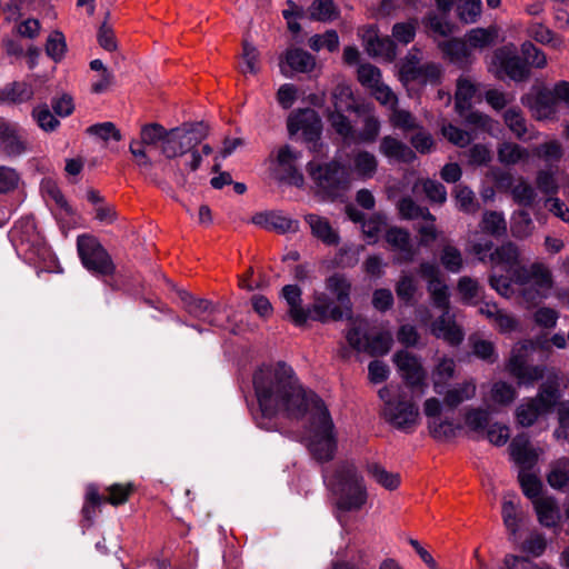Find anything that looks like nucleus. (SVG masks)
I'll return each mask as SVG.
<instances>
[{"label":"nucleus","instance_id":"f257e3e1","mask_svg":"<svg viewBox=\"0 0 569 569\" xmlns=\"http://www.w3.org/2000/svg\"><path fill=\"white\" fill-rule=\"evenodd\" d=\"M261 417L257 423L277 430L280 417L303 421L305 441L319 461H329L337 450L335 425L325 402L299 382L293 369L282 362L264 366L253 376Z\"/></svg>","mask_w":569,"mask_h":569},{"label":"nucleus","instance_id":"f03ea898","mask_svg":"<svg viewBox=\"0 0 569 569\" xmlns=\"http://www.w3.org/2000/svg\"><path fill=\"white\" fill-rule=\"evenodd\" d=\"M489 283L500 296L511 298L518 295L530 307L550 295L553 276L546 263L533 262L516 271L515 278L493 273Z\"/></svg>","mask_w":569,"mask_h":569},{"label":"nucleus","instance_id":"7ed1b4c3","mask_svg":"<svg viewBox=\"0 0 569 569\" xmlns=\"http://www.w3.org/2000/svg\"><path fill=\"white\" fill-rule=\"evenodd\" d=\"M419 276L426 281L430 301L442 315L431 323V333L452 346L463 340V331L450 313V292L440 267L435 261H422Z\"/></svg>","mask_w":569,"mask_h":569},{"label":"nucleus","instance_id":"20e7f679","mask_svg":"<svg viewBox=\"0 0 569 569\" xmlns=\"http://www.w3.org/2000/svg\"><path fill=\"white\" fill-rule=\"evenodd\" d=\"M325 483L336 499L341 511H360L369 500L366 480L351 461H341L332 470L323 473Z\"/></svg>","mask_w":569,"mask_h":569},{"label":"nucleus","instance_id":"39448f33","mask_svg":"<svg viewBox=\"0 0 569 569\" xmlns=\"http://www.w3.org/2000/svg\"><path fill=\"white\" fill-rule=\"evenodd\" d=\"M383 401L382 417L396 429L412 432L420 421L419 408L401 387L386 386L378 392Z\"/></svg>","mask_w":569,"mask_h":569},{"label":"nucleus","instance_id":"423d86ee","mask_svg":"<svg viewBox=\"0 0 569 569\" xmlns=\"http://www.w3.org/2000/svg\"><path fill=\"white\" fill-rule=\"evenodd\" d=\"M208 128L204 123H189L166 132L161 152L166 158L172 159L190 152L188 166L194 171L200 167L202 157L194 148L207 137Z\"/></svg>","mask_w":569,"mask_h":569},{"label":"nucleus","instance_id":"0eeeda50","mask_svg":"<svg viewBox=\"0 0 569 569\" xmlns=\"http://www.w3.org/2000/svg\"><path fill=\"white\" fill-rule=\"evenodd\" d=\"M369 325L362 318L351 319L346 340L348 345L357 352H363L369 356H383L391 349L393 339L389 331H382L376 336H369Z\"/></svg>","mask_w":569,"mask_h":569},{"label":"nucleus","instance_id":"6e6552de","mask_svg":"<svg viewBox=\"0 0 569 569\" xmlns=\"http://www.w3.org/2000/svg\"><path fill=\"white\" fill-rule=\"evenodd\" d=\"M307 171L318 190L327 196H336L348 183L346 169L336 161L321 163L311 160L307 164Z\"/></svg>","mask_w":569,"mask_h":569},{"label":"nucleus","instance_id":"1a4fd4ad","mask_svg":"<svg viewBox=\"0 0 569 569\" xmlns=\"http://www.w3.org/2000/svg\"><path fill=\"white\" fill-rule=\"evenodd\" d=\"M533 350L532 342L517 345L507 363L508 372L517 380L519 386H533L545 377V366L529 365V357Z\"/></svg>","mask_w":569,"mask_h":569},{"label":"nucleus","instance_id":"9d476101","mask_svg":"<svg viewBox=\"0 0 569 569\" xmlns=\"http://www.w3.org/2000/svg\"><path fill=\"white\" fill-rule=\"evenodd\" d=\"M77 249L83 266L92 273L110 276L114 272V264L109 253L94 237L88 234L79 236Z\"/></svg>","mask_w":569,"mask_h":569},{"label":"nucleus","instance_id":"9b49d317","mask_svg":"<svg viewBox=\"0 0 569 569\" xmlns=\"http://www.w3.org/2000/svg\"><path fill=\"white\" fill-rule=\"evenodd\" d=\"M490 71L498 78L522 81L528 78L529 69L518 54L515 44L498 48L491 58Z\"/></svg>","mask_w":569,"mask_h":569},{"label":"nucleus","instance_id":"f8f14e48","mask_svg":"<svg viewBox=\"0 0 569 569\" xmlns=\"http://www.w3.org/2000/svg\"><path fill=\"white\" fill-rule=\"evenodd\" d=\"M288 130L291 136L301 133L303 139L310 142V149L313 152H320L322 144H318L322 123L318 113L312 109H301L290 114L288 119Z\"/></svg>","mask_w":569,"mask_h":569},{"label":"nucleus","instance_id":"ddd939ff","mask_svg":"<svg viewBox=\"0 0 569 569\" xmlns=\"http://www.w3.org/2000/svg\"><path fill=\"white\" fill-rule=\"evenodd\" d=\"M393 362L403 382L411 389L425 392L427 383V370L420 357L408 350H399L393 355Z\"/></svg>","mask_w":569,"mask_h":569},{"label":"nucleus","instance_id":"4468645a","mask_svg":"<svg viewBox=\"0 0 569 569\" xmlns=\"http://www.w3.org/2000/svg\"><path fill=\"white\" fill-rule=\"evenodd\" d=\"M273 154V170L278 179L297 187H302L305 178L298 168L301 153L286 144L274 151Z\"/></svg>","mask_w":569,"mask_h":569},{"label":"nucleus","instance_id":"2eb2a0df","mask_svg":"<svg viewBox=\"0 0 569 569\" xmlns=\"http://www.w3.org/2000/svg\"><path fill=\"white\" fill-rule=\"evenodd\" d=\"M167 130L158 124H144L140 131V140H132L129 150L133 156L136 162L140 167H149L151 161L147 156V148L154 147L158 143H163Z\"/></svg>","mask_w":569,"mask_h":569},{"label":"nucleus","instance_id":"dca6fc26","mask_svg":"<svg viewBox=\"0 0 569 569\" xmlns=\"http://www.w3.org/2000/svg\"><path fill=\"white\" fill-rule=\"evenodd\" d=\"M315 67V57L299 48L287 49L279 59V69L284 77H291L293 73H308Z\"/></svg>","mask_w":569,"mask_h":569},{"label":"nucleus","instance_id":"f3484780","mask_svg":"<svg viewBox=\"0 0 569 569\" xmlns=\"http://www.w3.org/2000/svg\"><path fill=\"white\" fill-rule=\"evenodd\" d=\"M489 260L492 264V273H497V269H501L510 273L509 278H515L516 271L521 269L523 266L520 263V250L513 242H506L500 247L496 248L490 253Z\"/></svg>","mask_w":569,"mask_h":569},{"label":"nucleus","instance_id":"a211bd4d","mask_svg":"<svg viewBox=\"0 0 569 569\" xmlns=\"http://www.w3.org/2000/svg\"><path fill=\"white\" fill-rule=\"evenodd\" d=\"M401 76L407 81H418L420 83H435L441 77V68L437 63H420L413 59H408L400 69Z\"/></svg>","mask_w":569,"mask_h":569},{"label":"nucleus","instance_id":"6ab92c4d","mask_svg":"<svg viewBox=\"0 0 569 569\" xmlns=\"http://www.w3.org/2000/svg\"><path fill=\"white\" fill-rule=\"evenodd\" d=\"M511 459L521 470H530L538 461L541 450L531 446L526 435L516 436L509 446Z\"/></svg>","mask_w":569,"mask_h":569},{"label":"nucleus","instance_id":"aec40b11","mask_svg":"<svg viewBox=\"0 0 569 569\" xmlns=\"http://www.w3.org/2000/svg\"><path fill=\"white\" fill-rule=\"evenodd\" d=\"M252 223L279 233H296L299 230V222L278 211H266L256 213Z\"/></svg>","mask_w":569,"mask_h":569},{"label":"nucleus","instance_id":"412c9836","mask_svg":"<svg viewBox=\"0 0 569 569\" xmlns=\"http://www.w3.org/2000/svg\"><path fill=\"white\" fill-rule=\"evenodd\" d=\"M310 318L321 322L328 320H340L345 316L341 305L335 301L325 292H315L313 303L310 309Z\"/></svg>","mask_w":569,"mask_h":569},{"label":"nucleus","instance_id":"4be33fe9","mask_svg":"<svg viewBox=\"0 0 569 569\" xmlns=\"http://www.w3.org/2000/svg\"><path fill=\"white\" fill-rule=\"evenodd\" d=\"M515 493L505 495L501 507V517L503 525L510 536V539L516 541L518 532L525 520V513L519 503L516 501Z\"/></svg>","mask_w":569,"mask_h":569},{"label":"nucleus","instance_id":"5701e85b","mask_svg":"<svg viewBox=\"0 0 569 569\" xmlns=\"http://www.w3.org/2000/svg\"><path fill=\"white\" fill-rule=\"evenodd\" d=\"M385 238L392 250L398 252L396 262H411L415 259L416 250L411 244L408 231L398 227H391L387 230Z\"/></svg>","mask_w":569,"mask_h":569},{"label":"nucleus","instance_id":"b1692460","mask_svg":"<svg viewBox=\"0 0 569 569\" xmlns=\"http://www.w3.org/2000/svg\"><path fill=\"white\" fill-rule=\"evenodd\" d=\"M366 51L369 56L392 61L396 57V47L389 37H379L375 29H368L362 34Z\"/></svg>","mask_w":569,"mask_h":569},{"label":"nucleus","instance_id":"393cba45","mask_svg":"<svg viewBox=\"0 0 569 569\" xmlns=\"http://www.w3.org/2000/svg\"><path fill=\"white\" fill-rule=\"evenodd\" d=\"M301 295V289L296 284H287L281 291L289 308V317L296 326H302L310 319V311L302 307Z\"/></svg>","mask_w":569,"mask_h":569},{"label":"nucleus","instance_id":"a878e982","mask_svg":"<svg viewBox=\"0 0 569 569\" xmlns=\"http://www.w3.org/2000/svg\"><path fill=\"white\" fill-rule=\"evenodd\" d=\"M533 509L538 521L546 528H557L561 521V511L553 497L546 496L533 500Z\"/></svg>","mask_w":569,"mask_h":569},{"label":"nucleus","instance_id":"bb28decb","mask_svg":"<svg viewBox=\"0 0 569 569\" xmlns=\"http://www.w3.org/2000/svg\"><path fill=\"white\" fill-rule=\"evenodd\" d=\"M512 182L513 178L510 173H503L497 180L498 188L511 189L512 198L517 203L531 206L536 198L535 189L522 178L513 187Z\"/></svg>","mask_w":569,"mask_h":569},{"label":"nucleus","instance_id":"cd10ccee","mask_svg":"<svg viewBox=\"0 0 569 569\" xmlns=\"http://www.w3.org/2000/svg\"><path fill=\"white\" fill-rule=\"evenodd\" d=\"M366 103H358L350 86L340 83L332 91V111H353L358 116L365 112Z\"/></svg>","mask_w":569,"mask_h":569},{"label":"nucleus","instance_id":"c85d7f7f","mask_svg":"<svg viewBox=\"0 0 569 569\" xmlns=\"http://www.w3.org/2000/svg\"><path fill=\"white\" fill-rule=\"evenodd\" d=\"M0 150L10 157L20 156L26 151V141L16 127L0 124Z\"/></svg>","mask_w":569,"mask_h":569},{"label":"nucleus","instance_id":"c756f323","mask_svg":"<svg viewBox=\"0 0 569 569\" xmlns=\"http://www.w3.org/2000/svg\"><path fill=\"white\" fill-rule=\"evenodd\" d=\"M365 110L360 116L362 117V128L359 131L355 129L353 143H371L379 136L380 121L375 116L372 107L365 104Z\"/></svg>","mask_w":569,"mask_h":569},{"label":"nucleus","instance_id":"7c9ffc66","mask_svg":"<svg viewBox=\"0 0 569 569\" xmlns=\"http://www.w3.org/2000/svg\"><path fill=\"white\" fill-rule=\"evenodd\" d=\"M559 387L560 376L558 372L551 371L533 398L545 406V409L551 411L561 396Z\"/></svg>","mask_w":569,"mask_h":569},{"label":"nucleus","instance_id":"2f4dec72","mask_svg":"<svg viewBox=\"0 0 569 569\" xmlns=\"http://www.w3.org/2000/svg\"><path fill=\"white\" fill-rule=\"evenodd\" d=\"M326 289L336 297L337 303L341 305L343 311H351L350 281L340 273H335L326 280Z\"/></svg>","mask_w":569,"mask_h":569},{"label":"nucleus","instance_id":"473e14b6","mask_svg":"<svg viewBox=\"0 0 569 569\" xmlns=\"http://www.w3.org/2000/svg\"><path fill=\"white\" fill-rule=\"evenodd\" d=\"M550 412L538 400L526 398L516 409V421L521 427H531L539 417Z\"/></svg>","mask_w":569,"mask_h":569},{"label":"nucleus","instance_id":"72a5a7b5","mask_svg":"<svg viewBox=\"0 0 569 569\" xmlns=\"http://www.w3.org/2000/svg\"><path fill=\"white\" fill-rule=\"evenodd\" d=\"M380 152L389 158L400 162H412L416 159L415 152L400 140L386 136L380 142Z\"/></svg>","mask_w":569,"mask_h":569},{"label":"nucleus","instance_id":"f704fd0d","mask_svg":"<svg viewBox=\"0 0 569 569\" xmlns=\"http://www.w3.org/2000/svg\"><path fill=\"white\" fill-rule=\"evenodd\" d=\"M558 102L549 89L537 92L529 107L532 116L539 120L549 119L557 112Z\"/></svg>","mask_w":569,"mask_h":569},{"label":"nucleus","instance_id":"c9c22d12","mask_svg":"<svg viewBox=\"0 0 569 569\" xmlns=\"http://www.w3.org/2000/svg\"><path fill=\"white\" fill-rule=\"evenodd\" d=\"M477 386L473 380H466L457 383L441 393L443 403L449 408H457L465 401L471 400L476 396Z\"/></svg>","mask_w":569,"mask_h":569},{"label":"nucleus","instance_id":"e433bc0d","mask_svg":"<svg viewBox=\"0 0 569 569\" xmlns=\"http://www.w3.org/2000/svg\"><path fill=\"white\" fill-rule=\"evenodd\" d=\"M306 221L311 229L312 236L317 239L321 240L327 246L338 244L339 234L332 229L326 218L310 213L306 216Z\"/></svg>","mask_w":569,"mask_h":569},{"label":"nucleus","instance_id":"4c0bfd02","mask_svg":"<svg viewBox=\"0 0 569 569\" xmlns=\"http://www.w3.org/2000/svg\"><path fill=\"white\" fill-rule=\"evenodd\" d=\"M527 33L535 41L543 44L550 46L556 50H562L566 48V40L563 37L559 36L550 28L546 27L539 22H532L527 28Z\"/></svg>","mask_w":569,"mask_h":569},{"label":"nucleus","instance_id":"58836bf2","mask_svg":"<svg viewBox=\"0 0 569 569\" xmlns=\"http://www.w3.org/2000/svg\"><path fill=\"white\" fill-rule=\"evenodd\" d=\"M378 161L375 154L361 150L353 153L351 158V171L360 179L367 180L375 176Z\"/></svg>","mask_w":569,"mask_h":569},{"label":"nucleus","instance_id":"ea45409f","mask_svg":"<svg viewBox=\"0 0 569 569\" xmlns=\"http://www.w3.org/2000/svg\"><path fill=\"white\" fill-rule=\"evenodd\" d=\"M439 48L451 62L460 66L469 62L471 51L466 39H449L440 42Z\"/></svg>","mask_w":569,"mask_h":569},{"label":"nucleus","instance_id":"a19ab883","mask_svg":"<svg viewBox=\"0 0 569 569\" xmlns=\"http://www.w3.org/2000/svg\"><path fill=\"white\" fill-rule=\"evenodd\" d=\"M478 87L468 77H460L457 81L456 90V110L460 116L471 107L472 99L477 93Z\"/></svg>","mask_w":569,"mask_h":569},{"label":"nucleus","instance_id":"79ce46f5","mask_svg":"<svg viewBox=\"0 0 569 569\" xmlns=\"http://www.w3.org/2000/svg\"><path fill=\"white\" fill-rule=\"evenodd\" d=\"M90 69L96 72L91 79V92L100 94L108 91L114 81L113 73L106 68L100 59L92 60Z\"/></svg>","mask_w":569,"mask_h":569},{"label":"nucleus","instance_id":"37998d69","mask_svg":"<svg viewBox=\"0 0 569 569\" xmlns=\"http://www.w3.org/2000/svg\"><path fill=\"white\" fill-rule=\"evenodd\" d=\"M480 228L485 233L495 238L503 237L507 233V221L505 219V214L499 211L483 212Z\"/></svg>","mask_w":569,"mask_h":569},{"label":"nucleus","instance_id":"c03bdc74","mask_svg":"<svg viewBox=\"0 0 569 569\" xmlns=\"http://www.w3.org/2000/svg\"><path fill=\"white\" fill-rule=\"evenodd\" d=\"M547 481L550 487L558 490L569 485V458H559L550 465Z\"/></svg>","mask_w":569,"mask_h":569},{"label":"nucleus","instance_id":"a18cd8bd","mask_svg":"<svg viewBox=\"0 0 569 569\" xmlns=\"http://www.w3.org/2000/svg\"><path fill=\"white\" fill-rule=\"evenodd\" d=\"M307 12L310 19L321 22H330L339 16L333 0H313Z\"/></svg>","mask_w":569,"mask_h":569},{"label":"nucleus","instance_id":"49530a36","mask_svg":"<svg viewBox=\"0 0 569 569\" xmlns=\"http://www.w3.org/2000/svg\"><path fill=\"white\" fill-rule=\"evenodd\" d=\"M529 159V151L513 142H503L498 148V160L506 164H517Z\"/></svg>","mask_w":569,"mask_h":569},{"label":"nucleus","instance_id":"de8ad7c7","mask_svg":"<svg viewBox=\"0 0 569 569\" xmlns=\"http://www.w3.org/2000/svg\"><path fill=\"white\" fill-rule=\"evenodd\" d=\"M328 121L335 132L347 143H353L355 128L341 111H328Z\"/></svg>","mask_w":569,"mask_h":569},{"label":"nucleus","instance_id":"09e8293b","mask_svg":"<svg viewBox=\"0 0 569 569\" xmlns=\"http://www.w3.org/2000/svg\"><path fill=\"white\" fill-rule=\"evenodd\" d=\"M33 96L32 88L26 82H14L0 91V100L7 103H22Z\"/></svg>","mask_w":569,"mask_h":569},{"label":"nucleus","instance_id":"8fccbe9b","mask_svg":"<svg viewBox=\"0 0 569 569\" xmlns=\"http://www.w3.org/2000/svg\"><path fill=\"white\" fill-rule=\"evenodd\" d=\"M456 363L451 358H441L432 372L433 389L438 395L443 393L445 385L453 377Z\"/></svg>","mask_w":569,"mask_h":569},{"label":"nucleus","instance_id":"3c124183","mask_svg":"<svg viewBox=\"0 0 569 569\" xmlns=\"http://www.w3.org/2000/svg\"><path fill=\"white\" fill-rule=\"evenodd\" d=\"M367 472L378 485L387 490H396L400 485V476L386 470L379 463H369Z\"/></svg>","mask_w":569,"mask_h":569},{"label":"nucleus","instance_id":"603ef678","mask_svg":"<svg viewBox=\"0 0 569 569\" xmlns=\"http://www.w3.org/2000/svg\"><path fill=\"white\" fill-rule=\"evenodd\" d=\"M184 305H186L187 311L191 316H193L202 321H207L212 326L217 325L216 319L212 317L214 309L211 306L210 301H208L206 299H197V298L189 297L184 301Z\"/></svg>","mask_w":569,"mask_h":569},{"label":"nucleus","instance_id":"864d4df0","mask_svg":"<svg viewBox=\"0 0 569 569\" xmlns=\"http://www.w3.org/2000/svg\"><path fill=\"white\" fill-rule=\"evenodd\" d=\"M469 49H485L490 46L497 38V29L491 27L488 29L475 28L466 34Z\"/></svg>","mask_w":569,"mask_h":569},{"label":"nucleus","instance_id":"5fc2aeb1","mask_svg":"<svg viewBox=\"0 0 569 569\" xmlns=\"http://www.w3.org/2000/svg\"><path fill=\"white\" fill-rule=\"evenodd\" d=\"M417 290L418 282L416 278L411 273L402 271L396 284V293L398 298L406 305H411Z\"/></svg>","mask_w":569,"mask_h":569},{"label":"nucleus","instance_id":"6e6d98bb","mask_svg":"<svg viewBox=\"0 0 569 569\" xmlns=\"http://www.w3.org/2000/svg\"><path fill=\"white\" fill-rule=\"evenodd\" d=\"M518 478L523 495L531 499L532 502L533 500L543 497L540 496L542 482L540 481L537 475L530 472L529 470H520Z\"/></svg>","mask_w":569,"mask_h":569},{"label":"nucleus","instance_id":"4d7b16f0","mask_svg":"<svg viewBox=\"0 0 569 569\" xmlns=\"http://www.w3.org/2000/svg\"><path fill=\"white\" fill-rule=\"evenodd\" d=\"M510 229L515 238L525 239L532 233L535 224L530 214L527 211L520 210L512 216Z\"/></svg>","mask_w":569,"mask_h":569},{"label":"nucleus","instance_id":"13d9d810","mask_svg":"<svg viewBox=\"0 0 569 569\" xmlns=\"http://www.w3.org/2000/svg\"><path fill=\"white\" fill-rule=\"evenodd\" d=\"M440 262L447 271L451 273L460 272L463 267L461 251L451 244L443 246L440 252Z\"/></svg>","mask_w":569,"mask_h":569},{"label":"nucleus","instance_id":"bf43d9fd","mask_svg":"<svg viewBox=\"0 0 569 569\" xmlns=\"http://www.w3.org/2000/svg\"><path fill=\"white\" fill-rule=\"evenodd\" d=\"M503 120L510 131L518 138L523 139L527 133V122L518 108H509L503 113Z\"/></svg>","mask_w":569,"mask_h":569},{"label":"nucleus","instance_id":"052dcab7","mask_svg":"<svg viewBox=\"0 0 569 569\" xmlns=\"http://www.w3.org/2000/svg\"><path fill=\"white\" fill-rule=\"evenodd\" d=\"M308 43L313 51L327 49L328 51L332 52L336 51L339 47V37L335 30H328L323 34L312 36Z\"/></svg>","mask_w":569,"mask_h":569},{"label":"nucleus","instance_id":"680f3d73","mask_svg":"<svg viewBox=\"0 0 569 569\" xmlns=\"http://www.w3.org/2000/svg\"><path fill=\"white\" fill-rule=\"evenodd\" d=\"M428 430L431 437L437 440L450 439L456 433L452 421L443 417L437 420H430V422H428Z\"/></svg>","mask_w":569,"mask_h":569},{"label":"nucleus","instance_id":"e2e57ef3","mask_svg":"<svg viewBox=\"0 0 569 569\" xmlns=\"http://www.w3.org/2000/svg\"><path fill=\"white\" fill-rule=\"evenodd\" d=\"M259 58L260 53L257 50L256 47L248 43L247 41L243 42V52H242V63L240 66V69L243 73H251L256 74L260 70L259 64Z\"/></svg>","mask_w":569,"mask_h":569},{"label":"nucleus","instance_id":"0e129e2a","mask_svg":"<svg viewBox=\"0 0 569 569\" xmlns=\"http://www.w3.org/2000/svg\"><path fill=\"white\" fill-rule=\"evenodd\" d=\"M459 19L465 23H473L481 14V0H461L457 6Z\"/></svg>","mask_w":569,"mask_h":569},{"label":"nucleus","instance_id":"69168bd1","mask_svg":"<svg viewBox=\"0 0 569 569\" xmlns=\"http://www.w3.org/2000/svg\"><path fill=\"white\" fill-rule=\"evenodd\" d=\"M104 501L112 506L123 505L133 492L132 483H113L107 488Z\"/></svg>","mask_w":569,"mask_h":569},{"label":"nucleus","instance_id":"338daca9","mask_svg":"<svg viewBox=\"0 0 569 569\" xmlns=\"http://www.w3.org/2000/svg\"><path fill=\"white\" fill-rule=\"evenodd\" d=\"M516 397V389L505 381H498L491 387V400L495 403L506 406L511 403Z\"/></svg>","mask_w":569,"mask_h":569},{"label":"nucleus","instance_id":"774afa93","mask_svg":"<svg viewBox=\"0 0 569 569\" xmlns=\"http://www.w3.org/2000/svg\"><path fill=\"white\" fill-rule=\"evenodd\" d=\"M67 44L64 36L60 31H53L47 40L46 52L54 61H60L66 53Z\"/></svg>","mask_w":569,"mask_h":569}]
</instances>
